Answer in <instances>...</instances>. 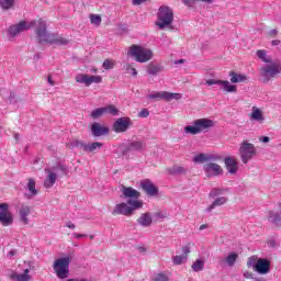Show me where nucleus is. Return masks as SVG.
<instances>
[{"mask_svg":"<svg viewBox=\"0 0 281 281\" xmlns=\"http://www.w3.org/2000/svg\"><path fill=\"white\" fill-rule=\"evenodd\" d=\"M35 34L40 43H49V45H68L69 40L58 34L47 33V23L43 19H37Z\"/></svg>","mask_w":281,"mask_h":281,"instance_id":"nucleus-1","label":"nucleus"},{"mask_svg":"<svg viewBox=\"0 0 281 281\" xmlns=\"http://www.w3.org/2000/svg\"><path fill=\"white\" fill-rule=\"evenodd\" d=\"M144 207V202L142 200H127V203L121 202L116 204L113 209V216H133L135 210H142Z\"/></svg>","mask_w":281,"mask_h":281,"instance_id":"nucleus-2","label":"nucleus"},{"mask_svg":"<svg viewBox=\"0 0 281 281\" xmlns=\"http://www.w3.org/2000/svg\"><path fill=\"white\" fill-rule=\"evenodd\" d=\"M128 55L135 58L136 63H148L153 60L154 53L150 48L134 44L130 47Z\"/></svg>","mask_w":281,"mask_h":281,"instance_id":"nucleus-3","label":"nucleus"},{"mask_svg":"<svg viewBox=\"0 0 281 281\" xmlns=\"http://www.w3.org/2000/svg\"><path fill=\"white\" fill-rule=\"evenodd\" d=\"M175 21V12L170 7L162 5L158 9L156 25L159 30H165L168 25H172Z\"/></svg>","mask_w":281,"mask_h":281,"instance_id":"nucleus-4","label":"nucleus"},{"mask_svg":"<svg viewBox=\"0 0 281 281\" xmlns=\"http://www.w3.org/2000/svg\"><path fill=\"white\" fill-rule=\"evenodd\" d=\"M280 74L281 65L279 63H272L259 69V76L265 85L271 82V80H274V78Z\"/></svg>","mask_w":281,"mask_h":281,"instance_id":"nucleus-5","label":"nucleus"},{"mask_svg":"<svg viewBox=\"0 0 281 281\" xmlns=\"http://www.w3.org/2000/svg\"><path fill=\"white\" fill-rule=\"evenodd\" d=\"M258 155V149L249 140L244 139L239 146V157L243 164H249L254 157Z\"/></svg>","mask_w":281,"mask_h":281,"instance_id":"nucleus-6","label":"nucleus"},{"mask_svg":"<svg viewBox=\"0 0 281 281\" xmlns=\"http://www.w3.org/2000/svg\"><path fill=\"white\" fill-rule=\"evenodd\" d=\"M71 262V257H64L55 260L53 269L59 278V280H65L69 278V263Z\"/></svg>","mask_w":281,"mask_h":281,"instance_id":"nucleus-7","label":"nucleus"},{"mask_svg":"<svg viewBox=\"0 0 281 281\" xmlns=\"http://www.w3.org/2000/svg\"><path fill=\"white\" fill-rule=\"evenodd\" d=\"M149 100H165L166 102H172V100H181V93L160 91L154 92L147 95Z\"/></svg>","mask_w":281,"mask_h":281,"instance_id":"nucleus-8","label":"nucleus"},{"mask_svg":"<svg viewBox=\"0 0 281 281\" xmlns=\"http://www.w3.org/2000/svg\"><path fill=\"white\" fill-rule=\"evenodd\" d=\"M38 27V20H33L29 24L25 21H21L19 24L12 25L9 29V34L11 36H18L21 32H25V30H31V27Z\"/></svg>","mask_w":281,"mask_h":281,"instance_id":"nucleus-9","label":"nucleus"},{"mask_svg":"<svg viewBox=\"0 0 281 281\" xmlns=\"http://www.w3.org/2000/svg\"><path fill=\"white\" fill-rule=\"evenodd\" d=\"M131 124H133L131 117H120L113 123L112 128L114 133H126L131 128Z\"/></svg>","mask_w":281,"mask_h":281,"instance_id":"nucleus-10","label":"nucleus"},{"mask_svg":"<svg viewBox=\"0 0 281 281\" xmlns=\"http://www.w3.org/2000/svg\"><path fill=\"white\" fill-rule=\"evenodd\" d=\"M140 188L147 196H157V194H159V188H157V186L149 179L140 181Z\"/></svg>","mask_w":281,"mask_h":281,"instance_id":"nucleus-11","label":"nucleus"},{"mask_svg":"<svg viewBox=\"0 0 281 281\" xmlns=\"http://www.w3.org/2000/svg\"><path fill=\"white\" fill-rule=\"evenodd\" d=\"M254 270L257 271V273H260V276H267V273L271 271V261H269V259L260 258L254 266Z\"/></svg>","mask_w":281,"mask_h":281,"instance_id":"nucleus-12","label":"nucleus"},{"mask_svg":"<svg viewBox=\"0 0 281 281\" xmlns=\"http://www.w3.org/2000/svg\"><path fill=\"white\" fill-rule=\"evenodd\" d=\"M204 172L206 173V177H218L220 175H223V167L216 162H209L204 165Z\"/></svg>","mask_w":281,"mask_h":281,"instance_id":"nucleus-13","label":"nucleus"},{"mask_svg":"<svg viewBox=\"0 0 281 281\" xmlns=\"http://www.w3.org/2000/svg\"><path fill=\"white\" fill-rule=\"evenodd\" d=\"M0 223L2 227H10L14 223V215L10 212V207L0 211Z\"/></svg>","mask_w":281,"mask_h":281,"instance_id":"nucleus-14","label":"nucleus"},{"mask_svg":"<svg viewBox=\"0 0 281 281\" xmlns=\"http://www.w3.org/2000/svg\"><path fill=\"white\" fill-rule=\"evenodd\" d=\"M19 220L23 223V225H30V214H32V207L27 204H22L19 209Z\"/></svg>","mask_w":281,"mask_h":281,"instance_id":"nucleus-15","label":"nucleus"},{"mask_svg":"<svg viewBox=\"0 0 281 281\" xmlns=\"http://www.w3.org/2000/svg\"><path fill=\"white\" fill-rule=\"evenodd\" d=\"M121 192L125 199H128L131 201H133V199H135L134 201H137V199H139V196H142V193L139 191L133 189L132 187L122 186Z\"/></svg>","mask_w":281,"mask_h":281,"instance_id":"nucleus-16","label":"nucleus"},{"mask_svg":"<svg viewBox=\"0 0 281 281\" xmlns=\"http://www.w3.org/2000/svg\"><path fill=\"white\" fill-rule=\"evenodd\" d=\"M91 133L93 137H102L103 135H109V127L94 122L91 126Z\"/></svg>","mask_w":281,"mask_h":281,"instance_id":"nucleus-17","label":"nucleus"},{"mask_svg":"<svg viewBox=\"0 0 281 281\" xmlns=\"http://www.w3.org/2000/svg\"><path fill=\"white\" fill-rule=\"evenodd\" d=\"M193 124L194 126H198V131H200V133H203L206 128H212V126H214V121L209 119H198Z\"/></svg>","mask_w":281,"mask_h":281,"instance_id":"nucleus-18","label":"nucleus"},{"mask_svg":"<svg viewBox=\"0 0 281 281\" xmlns=\"http://www.w3.org/2000/svg\"><path fill=\"white\" fill-rule=\"evenodd\" d=\"M268 221L269 223H271L272 225H274V227H280V223H281V207L279 210L276 211H270L268 214Z\"/></svg>","mask_w":281,"mask_h":281,"instance_id":"nucleus-19","label":"nucleus"},{"mask_svg":"<svg viewBox=\"0 0 281 281\" xmlns=\"http://www.w3.org/2000/svg\"><path fill=\"white\" fill-rule=\"evenodd\" d=\"M224 164L229 175H236L238 172V161L235 158L226 157Z\"/></svg>","mask_w":281,"mask_h":281,"instance_id":"nucleus-20","label":"nucleus"},{"mask_svg":"<svg viewBox=\"0 0 281 281\" xmlns=\"http://www.w3.org/2000/svg\"><path fill=\"white\" fill-rule=\"evenodd\" d=\"M137 223L142 227H150L153 225V215L148 212L142 213L137 218Z\"/></svg>","mask_w":281,"mask_h":281,"instance_id":"nucleus-21","label":"nucleus"},{"mask_svg":"<svg viewBox=\"0 0 281 281\" xmlns=\"http://www.w3.org/2000/svg\"><path fill=\"white\" fill-rule=\"evenodd\" d=\"M77 146L83 148L86 153H93L94 150H98V148H102V143L94 142L90 145L85 143H77Z\"/></svg>","mask_w":281,"mask_h":281,"instance_id":"nucleus-22","label":"nucleus"},{"mask_svg":"<svg viewBox=\"0 0 281 281\" xmlns=\"http://www.w3.org/2000/svg\"><path fill=\"white\" fill-rule=\"evenodd\" d=\"M220 86L222 91H224L225 93H236L238 91V88L229 83L228 80H222Z\"/></svg>","mask_w":281,"mask_h":281,"instance_id":"nucleus-23","label":"nucleus"},{"mask_svg":"<svg viewBox=\"0 0 281 281\" xmlns=\"http://www.w3.org/2000/svg\"><path fill=\"white\" fill-rule=\"evenodd\" d=\"M57 179H58V175L56 172L48 170V175L44 180V187L53 188Z\"/></svg>","mask_w":281,"mask_h":281,"instance_id":"nucleus-24","label":"nucleus"},{"mask_svg":"<svg viewBox=\"0 0 281 281\" xmlns=\"http://www.w3.org/2000/svg\"><path fill=\"white\" fill-rule=\"evenodd\" d=\"M11 280L30 281V269H25L23 273L13 272L10 274Z\"/></svg>","mask_w":281,"mask_h":281,"instance_id":"nucleus-25","label":"nucleus"},{"mask_svg":"<svg viewBox=\"0 0 281 281\" xmlns=\"http://www.w3.org/2000/svg\"><path fill=\"white\" fill-rule=\"evenodd\" d=\"M228 76L231 77V82H233V85L247 81V77L245 75L237 74L236 71H229Z\"/></svg>","mask_w":281,"mask_h":281,"instance_id":"nucleus-26","label":"nucleus"},{"mask_svg":"<svg viewBox=\"0 0 281 281\" xmlns=\"http://www.w3.org/2000/svg\"><path fill=\"white\" fill-rule=\"evenodd\" d=\"M225 203H227V198H217L210 206H207L206 212H212V210H214L215 207H220L221 205H225Z\"/></svg>","mask_w":281,"mask_h":281,"instance_id":"nucleus-27","label":"nucleus"},{"mask_svg":"<svg viewBox=\"0 0 281 281\" xmlns=\"http://www.w3.org/2000/svg\"><path fill=\"white\" fill-rule=\"evenodd\" d=\"M131 150H145L146 149V142L145 140H134L130 144Z\"/></svg>","mask_w":281,"mask_h":281,"instance_id":"nucleus-28","label":"nucleus"},{"mask_svg":"<svg viewBox=\"0 0 281 281\" xmlns=\"http://www.w3.org/2000/svg\"><path fill=\"white\" fill-rule=\"evenodd\" d=\"M238 260V254L235 251H232L228 254V256L224 259V262L227 263L228 267H234L236 265V261Z\"/></svg>","mask_w":281,"mask_h":281,"instance_id":"nucleus-29","label":"nucleus"},{"mask_svg":"<svg viewBox=\"0 0 281 281\" xmlns=\"http://www.w3.org/2000/svg\"><path fill=\"white\" fill-rule=\"evenodd\" d=\"M27 190L31 196H36V194H38V190H36V181L34 178H29Z\"/></svg>","mask_w":281,"mask_h":281,"instance_id":"nucleus-30","label":"nucleus"},{"mask_svg":"<svg viewBox=\"0 0 281 281\" xmlns=\"http://www.w3.org/2000/svg\"><path fill=\"white\" fill-rule=\"evenodd\" d=\"M160 71H162V68L159 65L149 64L147 66V74H149V76H157Z\"/></svg>","mask_w":281,"mask_h":281,"instance_id":"nucleus-31","label":"nucleus"},{"mask_svg":"<svg viewBox=\"0 0 281 281\" xmlns=\"http://www.w3.org/2000/svg\"><path fill=\"white\" fill-rule=\"evenodd\" d=\"M251 120H256L257 122H262L265 117L262 116V112L258 108H252V113L250 114Z\"/></svg>","mask_w":281,"mask_h":281,"instance_id":"nucleus-32","label":"nucleus"},{"mask_svg":"<svg viewBox=\"0 0 281 281\" xmlns=\"http://www.w3.org/2000/svg\"><path fill=\"white\" fill-rule=\"evenodd\" d=\"M193 271H203V269H205V261L201 260V259H196L195 262H193V265L191 266Z\"/></svg>","mask_w":281,"mask_h":281,"instance_id":"nucleus-33","label":"nucleus"},{"mask_svg":"<svg viewBox=\"0 0 281 281\" xmlns=\"http://www.w3.org/2000/svg\"><path fill=\"white\" fill-rule=\"evenodd\" d=\"M103 109L105 110V114L108 113L109 115H114V116L120 115V110H117L116 106L113 104L103 106Z\"/></svg>","mask_w":281,"mask_h":281,"instance_id":"nucleus-34","label":"nucleus"},{"mask_svg":"<svg viewBox=\"0 0 281 281\" xmlns=\"http://www.w3.org/2000/svg\"><path fill=\"white\" fill-rule=\"evenodd\" d=\"M76 82L80 85H86L88 87V80H89V75L87 74H80L75 77Z\"/></svg>","mask_w":281,"mask_h":281,"instance_id":"nucleus-35","label":"nucleus"},{"mask_svg":"<svg viewBox=\"0 0 281 281\" xmlns=\"http://www.w3.org/2000/svg\"><path fill=\"white\" fill-rule=\"evenodd\" d=\"M104 114H105L104 106L98 108L91 112V117H93V120H98V117H102V115Z\"/></svg>","mask_w":281,"mask_h":281,"instance_id":"nucleus-36","label":"nucleus"},{"mask_svg":"<svg viewBox=\"0 0 281 281\" xmlns=\"http://www.w3.org/2000/svg\"><path fill=\"white\" fill-rule=\"evenodd\" d=\"M257 56L263 63H271V57H267V52L266 50H262V49L257 50Z\"/></svg>","mask_w":281,"mask_h":281,"instance_id":"nucleus-37","label":"nucleus"},{"mask_svg":"<svg viewBox=\"0 0 281 281\" xmlns=\"http://www.w3.org/2000/svg\"><path fill=\"white\" fill-rule=\"evenodd\" d=\"M100 85L102 82V77L101 76H88V87H91V85Z\"/></svg>","mask_w":281,"mask_h":281,"instance_id":"nucleus-38","label":"nucleus"},{"mask_svg":"<svg viewBox=\"0 0 281 281\" xmlns=\"http://www.w3.org/2000/svg\"><path fill=\"white\" fill-rule=\"evenodd\" d=\"M90 23L92 25L100 26L102 23V16H100L98 14H90Z\"/></svg>","mask_w":281,"mask_h":281,"instance_id":"nucleus-39","label":"nucleus"},{"mask_svg":"<svg viewBox=\"0 0 281 281\" xmlns=\"http://www.w3.org/2000/svg\"><path fill=\"white\" fill-rule=\"evenodd\" d=\"M188 258L183 255H177L172 258V262L176 266L183 265V262H186Z\"/></svg>","mask_w":281,"mask_h":281,"instance_id":"nucleus-40","label":"nucleus"},{"mask_svg":"<svg viewBox=\"0 0 281 281\" xmlns=\"http://www.w3.org/2000/svg\"><path fill=\"white\" fill-rule=\"evenodd\" d=\"M14 5V0H0L2 10H10Z\"/></svg>","mask_w":281,"mask_h":281,"instance_id":"nucleus-41","label":"nucleus"},{"mask_svg":"<svg viewBox=\"0 0 281 281\" xmlns=\"http://www.w3.org/2000/svg\"><path fill=\"white\" fill-rule=\"evenodd\" d=\"M184 133H189L190 135H199L201 132L199 131V127L193 124L192 126H186Z\"/></svg>","mask_w":281,"mask_h":281,"instance_id":"nucleus-42","label":"nucleus"},{"mask_svg":"<svg viewBox=\"0 0 281 281\" xmlns=\"http://www.w3.org/2000/svg\"><path fill=\"white\" fill-rule=\"evenodd\" d=\"M193 161L194 164H203L204 161H207V157L205 154H198L193 157Z\"/></svg>","mask_w":281,"mask_h":281,"instance_id":"nucleus-43","label":"nucleus"},{"mask_svg":"<svg viewBox=\"0 0 281 281\" xmlns=\"http://www.w3.org/2000/svg\"><path fill=\"white\" fill-rule=\"evenodd\" d=\"M113 67H115V60L112 59H105L103 61V68L109 70V69H113Z\"/></svg>","mask_w":281,"mask_h":281,"instance_id":"nucleus-44","label":"nucleus"},{"mask_svg":"<svg viewBox=\"0 0 281 281\" xmlns=\"http://www.w3.org/2000/svg\"><path fill=\"white\" fill-rule=\"evenodd\" d=\"M124 69L127 71V74H131V76H137V69H135V67H133V65L126 64L124 66Z\"/></svg>","mask_w":281,"mask_h":281,"instance_id":"nucleus-45","label":"nucleus"},{"mask_svg":"<svg viewBox=\"0 0 281 281\" xmlns=\"http://www.w3.org/2000/svg\"><path fill=\"white\" fill-rule=\"evenodd\" d=\"M191 247H194L193 243H189L186 246L182 247L181 251H182V256H186V258H188V255L190 254V249Z\"/></svg>","mask_w":281,"mask_h":281,"instance_id":"nucleus-46","label":"nucleus"},{"mask_svg":"<svg viewBox=\"0 0 281 281\" xmlns=\"http://www.w3.org/2000/svg\"><path fill=\"white\" fill-rule=\"evenodd\" d=\"M172 172H175L176 175H186V168H183L179 165H176L172 168Z\"/></svg>","mask_w":281,"mask_h":281,"instance_id":"nucleus-47","label":"nucleus"},{"mask_svg":"<svg viewBox=\"0 0 281 281\" xmlns=\"http://www.w3.org/2000/svg\"><path fill=\"white\" fill-rule=\"evenodd\" d=\"M148 115H150V111H148V109H143L138 113V117H148Z\"/></svg>","mask_w":281,"mask_h":281,"instance_id":"nucleus-48","label":"nucleus"},{"mask_svg":"<svg viewBox=\"0 0 281 281\" xmlns=\"http://www.w3.org/2000/svg\"><path fill=\"white\" fill-rule=\"evenodd\" d=\"M218 194H223V189H213L210 192V196H218Z\"/></svg>","mask_w":281,"mask_h":281,"instance_id":"nucleus-49","label":"nucleus"},{"mask_svg":"<svg viewBox=\"0 0 281 281\" xmlns=\"http://www.w3.org/2000/svg\"><path fill=\"white\" fill-rule=\"evenodd\" d=\"M221 81L222 80L207 79L206 85H209V87H212V85H221Z\"/></svg>","mask_w":281,"mask_h":281,"instance_id":"nucleus-50","label":"nucleus"},{"mask_svg":"<svg viewBox=\"0 0 281 281\" xmlns=\"http://www.w3.org/2000/svg\"><path fill=\"white\" fill-rule=\"evenodd\" d=\"M154 281H168V277L166 274H158Z\"/></svg>","mask_w":281,"mask_h":281,"instance_id":"nucleus-51","label":"nucleus"},{"mask_svg":"<svg viewBox=\"0 0 281 281\" xmlns=\"http://www.w3.org/2000/svg\"><path fill=\"white\" fill-rule=\"evenodd\" d=\"M148 0H132L133 5H142V3H146Z\"/></svg>","mask_w":281,"mask_h":281,"instance_id":"nucleus-52","label":"nucleus"},{"mask_svg":"<svg viewBox=\"0 0 281 281\" xmlns=\"http://www.w3.org/2000/svg\"><path fill=\"white\" fill-rule=\"evenodd\" d=\"M244 278H246L247 280H251V278H254V272H249V271L244 272Z\"/></svg>","mask_w":281,"mask_h":281,"instance_id":"nucleus-53","label":"nucleus"},{"mask_svg":"<svg viewBox=\"0 0 281 281\" xmlns=\"http://www.w3.org/2000/svg\"><path fill=\"white\" fill-rule=\"evenodd\" d=\"M269 140H270L269 136L259 137V142H262L263 144H269Z\"/></svg>","mask_w":281,"mask_h":281,"instance_id":"nucleus-54","label":"nucleus"},{"mask_svg":"<svg viewBox=\"0 0 281 281\" xmlns=\"http://www.w3.org/2000/svg\"><path fill=\"white\" fill-rule=\"evenodd\" d=\"M66 227H68L69 229H76V224H74L71 222H67Z\"/></svg>","mask_w":281,"mask_h":281,"instance_id":"nucleus-55","label":"nucleus"},{"mask_svg":"<svg viewBox=\"0 0 281 281\" xmlns=\"http://www.w3.org/2000/svg\"><path fill=\"white\" fill-rule=\"evenodd\" d=\"M7 207H10V205H9L8 203H1V204H0V212H1L2 210H7Z\"/></svg>","mask_w":281,"mask_h":281,"instance_id":"nucleus-56","label":"nucleus"},{"mask_svg":"<svg viewBox=\"0 0 281 281\" xmlns=\"http://www.w3.org/2000/svg\"><path fill=\"white\" fill-rule=\"evenodd\" d=\"M137 249H138V251H139L140 254H146V247H144V246H138Z\"/></svg>","mask_w":281,"mask_h":281,"instance_id":"nucleus-57","label":"nucleus"},{"mask_svg":"<svg viewBox=\"0 0 281 281\" xmlns=\"http://www.w3.org/2000/svg\"><path fill=\"white\" fill-rule=\"evenodd\" d=\"M87 235L85 234H75L74 237L75 238H86Z\"/></svg>","mask_w":281,"mask_h":281,"instance_id":"nucleus-58","label":"nucleus"},{"mask_svg":"<svg viewBox=\"0 0 281 281\" xmlns=\"http://www.w3.org/2000/svg\"><path fill=\"white\" fill-rule=\"evenodd\" d=\"M272 45H273V46L280 45V40H273V41H272Z\"/></svg>","mask_w":281,"mask_h":281,"instance_id":"nucleus-59","label":"nucleus"},{"mask_svg":"<svg viewBox=\"0 0 281 281\" xmlns=\"http://www.w3.org/2000/svg\"><path fill=\"white\" fill-rule=\"evenodd\" d=\"M186 63L184 59H179L178 61H176V65H183Z\"/></svg>","mask_w":281,"mask_h":281,"instance_id":"nucleus-60","label":"nucleus"},{"mask_svg":"<svg viewBox=\"0 0 281 281\" xmlns=\"http://www.w3.org/2000/svg\"><path fill=\"white\" fill-rule=\"evenodd\" d=\"M67 281H87V279H68Z\"/></svg>","mask_w":281,"mask_h":281,"instance_id":"nucleus-61","label":"nucleus"},{"mask_svg":"<svg viewBox=\"0 0 281 281\" xmlns=\"http://www.w3.org/2000/svg\"><path fill=\"white\" fill-rule=\"evenodd\" d=\"M48 82L50 83L52 87H54V80H52V76H48Z\"/></svg>","mask_w":281,"mask_h":281,"instance_id":"nucleus-62","label":"nucleus"},{"mask_svg":"<svg viewBox=\"0 0 281 281\" xmlns=\"http://www.w3.org/2000/svg\"><path fill=\"white\" fill-rule=\"evenodd\" d=\"M9 256H16V251L15 250L9 251Z\"/></svg>","mask_w":281,"mask_h":281,"instance_id":"nucleus-63","label":"nucleus"},{"mask_svg":"<svg viewBox=\"0 0 281 281\" xmlns=\"http://www.w3.org/2000/svg\"><path fill=\"white\" fill-rule=\"evenodd\" d=\"M205 227H207V225H205V224H202V225L200 226V231H203V229H205Z\"/></svg>","mask_w":281,"mask_h":281,"instance_id":"nucleus-64","label":"nucleus"}]
</instances>
